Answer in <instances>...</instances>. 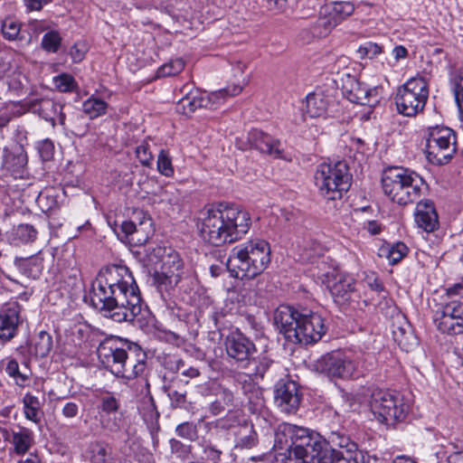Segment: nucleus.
Masks as SVG:
<instances>
[{"label": "nucleus", "instance_id": "7c9ffc66", "mask_svg": "<svg viewBox=\"0 0 463 463\" xmlns=\"http://www.w3.org/2000/svg\"><path fill=\"white\" fill-rule=\"evenodd\" d=\"M408 250V247L403 242H396L382 247L379 255L385 257L391 265H395L407 255Z\"/></svg>", "mask_w": 463, "mask_h": 463}, {"label": "nucleus", "instance_id": "cd10ccee", "mask_svg": "<svg viewBox=\"0 0 463 463\" xmlns=\"http://www.w3.org/2000/svg\"><path fill=\"white\" fill-rule=\"evenodd\" d=\"M354 10V5L349 1H332L326 5V11L339 24Z\"/></svg>", "mask_w": 463, "mask_h": 463}, {"label": "nucleus", "instance_id": "052dcab7", "mask_svg": "<svg viewBox=\"0 0 463 463\" xmlns=\"http://www.w3.org/2000/svg\"><path fill=\"white\" fill-rule=\"evenodd\" d=\"M170 447L172 452L181 459L184 458V456L189 453V448L175 439H170Z\"/></svg>", "mask_w": 463, "mask_h": 463}, {"label": "nucleus", "instance_id": "603ef678", "mask_svg": "<svg viewBox=\"0 0 463 463\" xmlns=\"http://www.w3.org/2000/svg\"><path fill=\"white\" fill-rule=\"evenodd\" d=\"M255 364V374L263 377L265 373L273 364V360L266 354L258 356L257 360H254Z\"/></svg>", "mask_w": 463, "mask_h": 463}, {"label": "nucleus", "instance_id": "b1692460", "mask_svg": "<svg viewBox=\"0 0 463 463\" xmlns=\"http://www.w3.org/2000/svg\"><path fill=\"white\" fill-rule=\"evenodd\" d=\"M180 268L179 262L175 264L173 268L166 269L165 263L164 264L163 270L156 271L154 275V281L160 290L168 291L178 284L180 281Z\"/></svg>", "mask_w": 463, "mask_h": 463}, {"label": "nucleus", "instance_id": "8fccbe9b", "mask_svg": "<svg viewBox=\"0 0 463 463\" xmlns=\"http://www.w3.org/2000/svg\"><path fill=\"white\" fill-rule=\"evenodd\" d=\"M136 155L142 165L150 166L154 157L150 146L144 142L136 148Z\"/></svg>", "mask_w": 463, "mask_h": 463}, {"label": "nucleus", "instance_id": "6e6552de", "mask_svg": "<svg viewBox=\"0 0 463 463\" xmlns=\"http://www.w3.org/2000/svg\"><path fill=\"white\" fill-rule=\"evenodd\" d=\"M315 184L326 200H338L351 186V175L346 163L337 161L320 164L315 173Z\"/></svg>", "mask_w": 463, "mask_h": 463}, {"label": "nucleus", "instance_id": "393cba45", "mask_svg": "<svg viewBox=\"0 0 463 463\" xmlns=\"http://www.w3.org/2000/svg\"><path fill=\"white\" fill-rule=\"evenodd\" d=\"M14 263L23 274L34 279L40 277L43 269V258L39 254L29 258H16Z\"/></svg>", "mask_w": 463, "mask_h": 463}, {"label": "nucleus", "instance_id": "a878e982", "mask_svg": "<svg viewBox=\"0 0 463 463\" xmlns=\"http://www.w3.org/2000/svg\"><path fill=\"white\" fill-rule=\"evenodd\" d=\"M109 455L110 449L102 441L90 442L83 452L84 459L92 463H105Z\"/></svg>", "mask_w": 463, "mask_h": 463}, {"label": "nucleus", "instance_id": "0e129e2a", "mask_svg": "<svg viewBox=\"0 0 463 463\" xmlns=\"http://www.w3.org/2000/svg\"><path fill=\"white\" fill-rule=\"evenodd\" d=\"M26 7L30 11H39L44 5L48 3L47 0H24Z\"/></svg>", "mask_w": 463, "mask_h": 463}, {"label": "nucleus", "instance_id": "09e8293b", "mask_svg": "<svg viewBox=\"0 0 463 463\" xmlns=\"http://www.w3.org/2000/svg\"><path fill=\"white\" fill-rule=\"evenodd\" d=\"M455 99L461 112H463V71H458L452 80Z\"/></svg>", "mask_w": 463, "mask_h": 463}, {"label": "nucleus", "instance_id": "4d7b16f0", "mask_svg": "<svg viewBox=\"0 0 463 463\" xmlns=\"http://www.w3.org/2000/svg\"><path fill=\"white\" fill-rule=\"evenodd\" d=\"M216 395L218 400L221 401L222 403L231 406L233 405L234 402V394L233 392L226 387L219 386Z\"/></svg>", "mask_w": 463, "mask_h": 463}, {"label": "nucleus", "instance_id": "dca6fc26", "mask_svg": "<svg viewBox=\"0 0 463 463\" xmlns=\"http://www.w3.org/2000/svg\"><path fill=\"white\" fill-rule=\"evenodd\" d=\"M321 370L330 378L350 379L356 376L355 363L340 352L325 355L320 362Z\"/></svg>", "mask_w": 463, "mask_h": 463}, {"label": "nucleus", "instance_id": "72a5a7b5", "mask_svg": "<svg viewBox=\"0 0 463 463\" xmlns=\"http://www.w3.org/2000/svg\"><path fill=\"white\" fill-rule=\"evenodd\" d=\"M336 25H338V24L335 20L325 10V13L320 15L313 24L311 32L314 36L325 37L329 34Z\"/></svg>", "mask_w": 463, "mask_h": 463}, {"label": "nucleus", "instance_id": "4468645a", "mask_svg": "<svg viewBox=\"0 0 463 463\" xmlns=\"http://www.w3.org/2000/svg\"><path fill=\"white\" fill-rule=\"evenodd\" d=\"M432 319L437 330L441 334H463V302L452 299L435 304Z\"/></svg>", "mask_w": 463, "mask_h": 463}, {"label": "nucleus", "instance_id": "0eeeda50", "mask_svg": "<svg viewBox=\"0 0 463 463\" xmlns=\"http://www.w3.org/2000/svg\"><path fill=\"white\" fill-rule=\"evenodd\" d=\"M425 184L416 172L401 166L388 167L382 175L384 194L400 205L415 202L421 195Z\"/></svg>", "mask_w": 463, "mask_h": 463}, {"label": "nucleus", "instance_id": "9b49d317", "mask_svg": "<svg viewBox=\"0 0 463 463\" xmlns=\"http://www.w3.org/2000/svg\"><path fill=\"white\" fill-rule=\"evenodd\" d=\"M242 87L240 85L228 86L224 89L206 94L199 89H195L190 85H185L182 89L184 92L176 104V111L189 116L194 113L197 109L208 108L215 109V107L225 99L226 97H234L240 94Z\"/></svg>", "mask_w": 463, "mask_h": 463}, {"label": "nucleus", "instance_id": "f704fd0d", "mask_svg": "<svg viewBox=\"0 0 463 463\" xmlns=\"http://www.w3.org/2000/svg\"><path fill=\"white\" fill-rule=\"evenodd\" d=\"M5 371L21 387L24 386L29 380V371L27 369L21 371L17 361L13 358L6 359Z\"/></svg>", "mask_w": 463, "mask_h": 463}, {"label": "nucleus", "instance_id": "f03ea898", "mask_svg": "<svg viewBox=\"0 0 463 463\" xmlns=\"http://www.w3.org/2000/svg\"><path fill=\"white\" fill-rule=\"evenodd\" d=\"M91 305L117 323L145 318L147 307L129 269L123 265L102 268L92 284Z\"/></svg>", "mask_w": 463, "mask_h": 463}, {"label": "nucleus", "instance_id": "338daca9", "mask_svg": "<svg viewBox=\"0 0 463 463\" xmlns=\"http://www.w3.org/2000/svg\"><path fill=\"white\" fill-rule=\"evenodd\" d=\"M14 67L9 61H0V78H9Z\"/></svg>", "mask_w": 463, "mask_h": 463}, {"label": "nucleus", "instance_id": "f257e3e1", "mask_svg": "<svg viewBox=\"0 0 463 463\" xmlns=\"http://www.w3.org/2000/svg\"><path fill=\"white\" fill-rule=\"evenodd\" d=\"M331 442L342 450L332 449L319 433L290 423H281L275 433L272 456L276 463L300 460L301 463H359L361 453L349 438L332 433Z\"/></svg>", "mask_w": 463, "mask_h": 463}, {"label": "nucleus", "instance_id": "de8ad7c7", "mask_svg": "<svg viewBox=\"0 0 463 463\" xmlns=\"http://www.w3.org/2000/svg\"><path fill=\"white\" fill-rule=\"evenodd\" d=\"M15 234L22 242H30L35 240L37 232L30 224H21L17 227Z\"/></svg>", "mask_w": 463, "mask_h": 463}, {"label": "nucleus", "instance_id": "c03bdc74", "mask_svg": "<svg viewBox=\"0 0 463 463\" xmlns=\"http://www.w3.org/2000/svg\"><path fill=\"white\" fill-rule=\"evenodd\" d=\"M356 52L360 59H373L382 52V47L377 43L367 42L360 45Z\"/></svg>", "mask_w": 463, "mask_h": 463}, {"label": "nucleus", "instance_id": "a18cd8bd", "mask_svg": "<svg viewBox=\"0 0 463 463\" xmlns=\"http://www.w3.org/2000/svg\"><path fill=\"white\" fill-rule=\"evenodd\" d=\"M40 109L45 119L53 120V115L61 113V107L52 99H43L41 101Z\"/></svg>", "mask_w": 463, "mask_h": 463}, {"label": "nucleus", "instance_id": "6ab92c4d", "mask_svg": "<svg viewBox=\"0 0 463 463\" xmlns=\"http://www.w3.org/2000/svg\"><path fill=\"white\" fill-rule=\"evenodd\" d=\"M225 349L231 358L240 363H247L256 351L253 342L240 331L227 335Z\"/></svg>", "mask_w": 463, "mask_h": 463}, {"label": "nucleus", "instance_id": "e433bc0d", "mask_svg": "<svg viewBox=\"0 0 463 463\" xmlns=\"http://www.w3.org/2000/svg\"><path fill=\"white\" fill-rule=\"evenodd\" d=\"M184 68V61L183 59L177 58L170 60L168 62L163 64L156 71L157 77H170L180 73Z\"/></svg>", "mask_w": 463, "mask_h": 463}, {"label": "nucleus", "instance_id": "a19ab883", "mask_svg": "<svg viewBox=\"0 0 463 463\" xmlns=\"http://www.w3.org/2000/svg\"><path fill=\"white\" fill-rule=\"evenodd\" d=\"M21 30V24L13 18H6L2 23V33L9 41L16 40Z\"/></svg>", "mask_w": 463, "mask_h": 463}, {"label": "nucleus", "instance_id": "58836bf2", "mask_svg": "<svg viewBox=\"0 0 463 463\" xmlns=\"http://www.w3.org/2000/svg\"><path fill=\"white\" fill-rule=\"evenodd\" d=\"M175 433L182 439L194 441L198 439L197 424L193 421L182 422L176 426Z\"/></svg>", "mask_w": 463, "mask_h": 463}, {"label": "nucleus", "instance_id": "2eb2a0df", "mask_svg": "<svg viewBox=\"0 0 463 463\" xmlns=\"http://www.w3.org/2000/svg\"><path fill=\"white\" fill-rule=\"evenodd\" d=\"M342 92L353 103L374 107L380 102L383 87H369L355 76L345 74L342 78Z\"/></svg>", "mask_w": 463, "mask_h": 463}, {"label": "nucleus", "instance_id": "6e6d98bb", "mask_svg": "<svg viewBox=\"0 0 463 463\" xmlns=\"http://www.w3.org/2000/svg\"><path fill=\"white\" fill-rule=\"evenodd\" d=\"M138 226H137L133 222L131 221H124L120 224V232H118V236L120 237L121 240H128L129 241L130 238L136 232Z\"/></svg>", "mask_w": 463, "mask_h": 463}, {"label": "nucleus", "instance_id": "9d476101", "mask_svg": "<svg viewBox=\"0 0 463 463\" xmlns=\"http://www.w3.org/2000/svg\"><path fill=\"white\" fill-rule=\"evenodd\" d=\"M310 271L314 278L326 285L336 303L345 304L356 297L355 279L351 275L340 272L324 260L318 261Z\"/></svg>", "mask_w": 463, "mask_h": 463}, {"label": "nucleus", "instance_id": "39448f33", "mask_svg": "<svg viewBox=\"0 0 463 463\" xmlns=\"http://www.w3.org/2000/svg\"><path fill=\"white\" fill-rule=\"evenodd\" d=\"M97 354L103 366L118 377L134 379L143 374L146 367V354L141 348L118 337L102 341Z\"/></svg>", "mask_w": 463, "mask_h": 463}, {"label": "nucleus", "instance_id": "49530a36", "mask_svg": "<svg viewBox=\"0 0 463 463\" xmlns=\"http://www.w3.org/2000/svg\"><path fill=\"white\" fill-rule=\"evenodd\" d=\"M99 407L101 411L99 412V415L106 413H118L119 409V402L114 396L106 395L100 399Z\"/></svg>", "mask_w": 463, "mask_h": 463}, {"label": "nucleus", "instance_id": "aec40b11", "mask_svg": "<svg viewBox=\"0 0 463 463\" xmlns=\"http://www.w3.org/2000/svg\"><path fill=\"white\" fill-rule=\"evenodd\" d=\"M2 156L1 167L14 178L22 177L28 161L23 146L5 147Z\"/></svg>", "mask_w": 463, "mask_h": 463}, {"label": "nucleus", "instance_id": "7ed1b4c3", "mask_svg": "<svg viewBox=\"0 0 463 463\" xmlns=\"http://www.w3.org/2000/svg\"><path fill=\"white\" fill-rule=\"evenodd\" d=\"M198 228L202 239L221 246L240 240L250 228V213L239 205L219 203L206 205L201 212Z\"/></svg>", "mask_w": 463, "mask_h": 463}, {"label": "nucleus", "instance_id": "680f3d73", "mask_svg": "<svg viewBox=\"0 0 463 463\" xmlns=\"http://www.w3.org/2000/svg\"><path fill=\"white\" fill-rule=\"evenodd\" d=\"M288 5V0H267V6L269 10L281 13Z\"/></svg>", "mask_w": 463, "mask_h": 463}, {"label": "nucleus", "instance_id": "5fc2aeb1", "mask_svg": "<svg viewBox=\"0 0 463 463\" xmlns=\"http://www.w3.org/2000/svg\"><path fill=\"white\" fill-rule=\"evenodd\" d=\"M9 88L18 90L23 86V80L25 79L24 75L18 70L16 66L11 71V76L5 78Z\"/></svg>", "mask_w": 463, "mask_h": 463}, {"label": "nucleus", "instance_id": "2f4dec72", "mask_svg": "<svg viewBox=\"0 0 463 463\" xmlns=\"http://www.w3.org/2000/svg\"><path fill=\"white\" fill-rule=\"evenodd\" d=\"M392 334L394 340L406 351L416 343L411 326L407 322H404L403 325L399 326H393Z\"/></svg>", "mask_w": 463, "mask_h": 463}, {"label": "nucleus", "instance_id": "ddd939ff", "mask_svg": "<svg viewBox=\"0 0 463 463\" xmlns=\"http://www.w3.org/2000/svg\"><path fill=\"white\" fill-rule=\"evenodd\" d=\"M425 152L434 165H445L456 152V137L452 129L445 127L430 128L426 136Z\"/></svg>", "mask_w": 463, "mask_h": 463}, {"label": "nucleus", "instance_id": "79ce46f5", "mask_svg": "<svg viewBox=\"0 0 463 463\" xmlns=\"http://www.w3.org/2000/svg\"><path fill=\"white\" fill-rule=\"evenodd\" d=\"M53 83L55 88L61 92L72 91L77 87L74 78L67 73H61L54 77Z\"/></svg>", "mask_w": 463, "mask_h": 463}, {"label": "nucleus", "instance_id": "864d4df0", "mask_svg": "<svg viewBox=\"0 0 463 463\" xmlns=\"http://www.w3.org/2000/svg\"><path fill=\"white\" fill-rule=\"evenodd\" d=\"M167 396L171 401V404L174 407H182L186 402V392L179 391L172 386L166 389Z\"/></svg>", "mask_w": 463, "mask_h": 463}, {"label": "nucleus", "instance_id": "bf43d9fd", "mask_svg": "<svg viewBox=\"0 0 463 463\" xmlns=\"http://www.w3.org/2000/svg\"><path fill=\"white\" fill-rule=\"evenodd\" d=\"M38 150L43 160H49L53 155L54 146L51 140L45 139L39 144Z\"/></svg>", "mask_w": 463, "mask_h": 463}, {"label": "nucleus", "instance_id": "bb28decb", "mask_svg": "<svg viewBox=\"0 0 463 463\" xmlns=\"http://www.w3.org/2000/svg\"><path fill=\"white\" fill-rule=\"evenodd\" d=\"M12 443L15 453L24 455L33 443V433L26 428H20L18 431L12 432Z\"/></svg>", "mask_w": 463, "mask_h": 463}, {"label": "nucleus", "instance_id": "1a4fd4ad", "mask_svg": "<svg viewBox=\"0 0 463 463\" xmlns=\"http://www.w3.org/2000/svg\"><path fill=\"white\" fill-rule=\"evenodd\" d=\"M369 407L374 418L387 426L403 421L410 410V406L399 394L383 389L373 391Z\"/></svg>", "mask_w": 463, "mask_h": 463}, {"label": "nucleus", "instance_id": "13d9d810", "mask_svg": "<svg viewBox=\"0 0 463 463\" xmlns=\"http://www.w3.org/2000/svg\"><path fill=\"white\" fill-rule=\"evenodd\" d=\"M143 224H144V222H141L139 224V226L134 232V234L130 238V240L128 241L129 243H131L135 246H140V245L145 244L148 241L149 234L144 232L143 228H142Z\"/></svg>", "mask_w": 463, "mask_h": 463}, {"label": "nucleus", "instance_id": "423d86ee", "mask_svg": "<svg viewBox=\"0 0 463 463\" xmlns=\"http://www.w3.org/2000/svg\"><path fill=\"white\" fill-rule=\"evenodd\" d=\"M270 246L263 239H252L235 246L227 260L231 276L240 279H253L269 267Z\"/></svg>", "mask_w": 463, "mask_h": 463}, {"label": "nucleus", "instance_id": "c9c22d12", "mask_svg": "<svg viewBox=\"0 0 463 463\" xmlns=\"http://www.w3.org/2000/svg\"><path fill=\"white\" fill-rule=\"evenodd\" d=\"M99 423L104 430L118 432L122 427V418L118 413L99 414Z\"/></svg>", "mask_w": 463, "mask_h": 463}, {"label": "nucleus", "instance_id": "f3484780", "mask_svg": "<svg viewBox=\"0 0 463 463\" xmlns=\"http://www.w3.org/2000/svg\"><path fill=\"white\" fill-rule=\"evenodd\" d=\"M21 306L9 302L0 310V346L10 342L19 331Z\"/></svg>", "mask_w": 463, "mask_h": 463}, {"label": "nucleus", "instance_id": "4be33fe9", "mask_svg": "<svg viewBox=\"0 0 463 463\" xmlns=\"http://www.w3.org/2000/svg\"><path fill=\"white\" fill-rule=\"evenodd\" d=\"M414 219L417 226L424 232H432L439 227V217L431 200L424 199L418 202Z\"/></svg>", "mask_w": 463, "mask_h": 463}, {"label": "nucleus", "instance_id": "20e7f679", "mask_svg": "<svg viewBox=\"0 0 463 463\" xmlns=\"http://www.w3.org/2000/svg\"><path fill=\"white\" fill-rule=\"evenodd\" d=\"M274 325L287 341L312 345L326 333L324 318L317 312H299L289 306H279L274 313Z\"/></svg>", "mask_w": 463, "mask_h": 463}, {"label": "nucleus", "instance_id": "ea45409f", "mask_svg": "<svg viewBox=\"0 0 463 463\" xmlns=\"http://www.w3.org/2000/svg\"><path fill=\"white\" fill-rule=\"evenodd\" d=\"M156 165H157V170L161 175H163L166 177H170L174 175L175 171H174V167L172 165V160L169 156V153L166 150H165V149L160 150L158 156H157Z\"/></svg>", "mask_w": 463, "mask_h": 463}, {"label": "nucleus", "instance_id": "774afa93", "mask_svg": "<svg viewBox=\"0 0 463 463\" xmlns=\"http://www.w3.org/2000/svg\"><path fill=\"white\" fill-rule=\"evenodd\" d=\"M364 228L372 235H376L381 232V225L376 221L368 222Z\"/></svg>", "mask_w": 463, "mask_h": 463}, {"label": "nucleus", "instance_id": "5701e85b", "mask_svg": "<svg viewBox=\"0 0 463 463\" xmlns=\"http://www.w3.org/2000/svg\"><path fill=\"white\" fill-rule=\"evenodd\" d=\"M333 99L322 91H315L306 98V114L310 118H326L331 112Z\"/></svg>", "mask_w": 463, "mask_h": 463}, {"label": "nucleus", "instance_id": "37998d69", "mask_svg": "<svg viewBox=\"0 0 463 463\" xmlns=\"http://www.w3.org/2000/svg\"><path fill=\"white\" fill-rule=\"evenodd\" d=\"M16 116V105L14 102L0 103V129L8 125Z\"/></svg>", "mask_w": 463, "mask_h": 463}, {"label": "nucleus", "instance_id": "e2e57ef3", "mask_svg": "<svg viewBox=\"0 0 463 463\" xmlns=\"http://www.w3.org/2000/svg\"><path fill=\"white\" fill-rule=\"evenodd\" d=\"M78 405L75 402H67L62 408V415L66 418H74L78 414Z\"/></svg>", "mask_w": 463, "mask_h": 463}, {"label": "nucleus", "instance_id": "c85d7f7f", "mask_svg": "<svg viewBox=\"0 0 463 463\" xmlns=\"http://www.w3.org/2000/svg\"><path fill=\"white\" fill-rule=\"evenodd\" d=\"M52 348V337L46 331H41L33 338L31 352L37 357H45Z\"/></svg>", "mask_w": 463, "mask_h": 463}, {"label": "nucleus", "instance_id": "4c0bfd02", "mask_svg": "<svg viewBox=\"0 0 463 463\" xmlns=\"http://www.w3.org/2000/svg\"><path fill=\"white\" fill-rule=\"evenodd\" d=\"M61 44V37L57 31L46 33L42 39L41 45L48 52L55 53Z\"/></svg>", "mask_w": 463, "mask_h": 463}, {"label": "nucleus", "instance_id": "412c9836", "mask_svg": "<svg viewBox=\"0 0 463 463\" xmlns=\"http://www.w3.org/2000/svg\"><path fill=\"white\" fill-rule=\"evenodd\" d=\"M248 141L250 147L261 153L270 155L274 157H280L282 155L283 147L280 141L260 129H252L250 131Z\"/></svg>", "mask_w": 463, "mask_h": 463}, {"label": "nucleus", "instance_id": "473e14b6", "mask_svg": "<svg viewBox=\"0 0 463 463\" xmlns=\"http://www.w3.org/2000/svg\"><path fill=\"white\" fill-rule=\"evenodd\" d=\"M24 412L27 420L38 423L41 420V403L38 397L26 393L23 397Z\"/></svg>", "mask_w": 463, "mask_h": 463}, {"label": "nucleus", "instance_id": "a211bd4d", "mask_svg": "<svg viewBox=\"0 0 463 463\" xmlns=\"http://www.w3.org/2000/svg\"><path fill=\"white\" fill-rule=\"evenodd\" d=\"M301 395L298 384L291 380H280L275 388V402L286 413H294L298 409Z\"/></svg>", "mask_w": 463, "mask_h": 463}, {"label": "nucleus", "instance_id": "f8f14e48", "mask_svg": "<svg viewBox=\"0 0 463 463\" xmlns=\"http://www.w3.org/2000/svg\"><path fill=\"white\" fill-rule=\"evenodd\" d=\"M429 98V85L422 77L411 78L398 88L395 104L400 114L414 117L421 112Z\"/></svg>", "mask_w": 463, "mask_h": 463}, {"label": "nucleus", "instance_id": "c756f323", "mask_svg": "<svg viewBox=\"0 0 463 463\" xmlns=\"http://www.w3.org/2000/svg\"><path fill=\"white\" fill-rule=\"evenodd\" d=\"M108 103L91 96L82 103V111L90 119H94L107 113Z\"/></svg>", "mask_w": 463, "mask_h": 463}, {"label": "nucleus", "instance_id": "69168bd1", "mask_svg": "<svg viewBox=\"0 0 463 463\" xmlns=\"http://www.w3.org/2000/svg\"><path fill=\"white\" fill-rule=\"evenodd\" d=\"M367 283L369 287L375 291H382L383 289V284L374 273L367 276Z\"/></svg>", "mask_w": 463, "mask_h": 463}, {"label": "nucleus", "instance_id": "3c124183", "mask_svg": "<svg viewBox=\"0 0 463 463\" xmlns=\"http://www.w3.org/2000/svg\"><path fill=\"white\" fill-rule=\"evenodd\" d=\"M88 47L85 42H77L70 49L69 54L73 62L79 63L85 58Z\"/></svg>", "mask_w": 463, "mask_h": 463}]
</instances>
